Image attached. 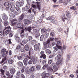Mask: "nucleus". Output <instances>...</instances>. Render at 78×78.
I'll return each instance as SVG.
<instances>
[{
  "label": "nucleus",
  "instance_id": "1",
  "mask_svg": "<svg viewBox=\"0 0 78 78\" xmlns=\"http://www.w3.org/2000/svg\"><path fill=\"white\" fill-rule=\"evenodd\" d=\"M49 40L47 41L46 42H44L43 43V45L44 49L47 48V47H49L50 46V44L49 43Z\"/></svg>",
  "mask_w": 78,
  "mask_h": 78
},
{
  "label": "nucleus",
  "instance_id": "2",
  "mask_svg": "<svg viewBox=\"0 0 78 78\" xmlns=\"http://www.w3.org/2000/svg\"><path fill=\"white\" fill-rule=\"evenodd\" d=\"M4 30H7L5 32V34L6 35H7V34H8L9 32L11 31V27H5Z\"/></svg>",
  "mask_w": 78,
  "mask_h": 78
},
{
  "label": "nucleus",
  "instance_id": "3",
  "mask_svg": "<svg viewBox=\"0 0 78 78\" xmlns=\"http://www.w3.org/2000/svg\"><path fill=\"white\" fill-rule=\"evenodd\" d=\"M29 55L30 57L28 56V58H29V59H33L34 60H35V61H37V57L35 56H31L30 55V51H29Z\"/></svg>",
  "mask_w": 78,
  "mask_h": 78
},
{
  "label": "nucleus",
  "instance_id": "4",
  "mask_svg": "<svg viewBox=\"0 0 78 78\" xmlns=\"http://www.w3.org/2000/svg\"><path fill=\"white\" fill-rule=\"evenodd\" d=\"M41 75L44 76V78H48L50 76V74L48 73H46V72L44 71L42 73Z\"/></svg>",
  "mask_w": 78,
  "mask_h": 78
},
{
  "label": "nucleus",
  "instance_id": "5",
  "mask_svg": "<svg viewBox=\"0 0 78 78\" xmlns=\"http://www.w3.org/2000/svg\"><path fill=\"white\" fill-rule=\"evenodd\" d=\"M17 20L16 19H13L11 20V23L12 26H15L17 23Z\"/></svg>",
  "mask_w": 78,
  "mask_h": 78
},
{
  "label": "nucleus",
  "instance_id": "6",
  "mask_svg": "<svg viewBox=\"0 0 78 78\" xmlns=\"http://www.w3.org/2000/svg\"><path fill=\"white\" fill-rule=\"evenodd\" d=\"M27 30V28H25L24 29L21 30V33H20V35L21 37L23 38L24 37H25V34H24V32L25 31H26Z\"/></svg>",
  "mask_w": 78,
  "mask_h": 78
},
{
  "label": "nucleus",
  "instance_id": "7",
  "mask_svg": "<svg viewBox=\"0 0 78 78\" xmlns=\"http://www.w3.org/2000/svg\"><path fill=\"white\" fill-rule=\"evenodd\" d=\"M40 54H41V55L40 56L41 58H43V59H46V57L47 56L44 54V51H42L40 52Z\"/></svg>",
  "mask_w": 78,
  "mask_h": 78
},
{
  "label": "nucleus",
  "instance_id": "8",
  "mask_svg": "<svg viewBox=\"0 0 78 78\" xmlns=\"http://www.w3.org/2000/svg\"><path fill=\"white\" fill-rule=\"evenodd\" d=\"M40 43H38V44H36L34 45V50L37 51L39 50V46H40Z\"/></svg>",
  "mask_w": 78,
  "mask_h": 78
},
{
  "label": "nucleus",
  "instance_id": "9",
  "mask_svg": "<svg viewBox=\"0 0 78 78\" xmlns=\"http://www.w3.org/2000/svg\"><path fill=\"white\" fill-rule=\"evenodd\" d=\"M16 72V70L14 68H12L10 70V72L12 75H14Z\"/></svg>",
  "mask_w": 78,
  "mask_h": 78
},
{
  "label": "nucleus",
  "instance_id": "10",
  "mask_svg": "<svg viewBox=\"0 0 78 78\" xmlns=\"http://www.w3.org/2000/svg\"><path fill=\"white\" fill-rule=\"evenodd\" d=\"M29 56H27V57H26V58H25L23 60V62L26 66H27L28 65V57Z\"/></svg>",
  "mask_w": 78,
  "mask_h": 78
},
{
  "label": "nucleus",
  "instance_id": "11",
  "mask_svg": "<svg viewBox=\"0 0 78 78\" xmlns=\"http://www.w3.org/2000/svg\"><path fill=\"white\" fill-rule=\"evenodd\" d=\"M30 22H31V21H30V20H28L27 19H25L24 20V23L26 25H29V24L30 23Z\"/></svg>",
  "mask_w": 78,
  "mask_h": 78
},
{
  "label": "nucleus",
  "instance_id": "12",
  "mask_svg": "<svg viewBox=\"0 0 78 78\" xmlns=\"http://www.w3.org/2000/svg\"><path fill=\"white\" fill-rule=\"evenodd\" d=\"M29 70L30 73H33V72H34V71L35 70V67L32 66L29 69Z\"/></svg>",
  "mask_w": 78,
  "mask_h": 78
},
{
  "label": "nucleus",
  "instance_id": "13",
  "mask_svg": "<svg viewBox=\"0 0 78 78\" xmlns=\"http://www.w3.org/2000/svg\"><path fill=\"white\" fill-rule=\"evenodd\" d=\"M2 56L4 58H3L2 61L1 62V63H3L4 61L6 59V55L4 54L2 55Z\"/></svg>",
  "mask_w": 78,
  "mask_h": 78
},
{
  "label": "nucleus",
  "instance_id": "14",
  "mask_svg": "<svg viewBox=\"0 0 78 78\" xmlns=\"http://www.w3.org/2000/svg\"><path fill=\"white\" fill-rule=\"evenodd\" d=\"M24 49L26 51H28L30 50V46L28 44H26L24 46Z\"/></svg>",
  "mask_w": 78,
  "mask_h": 78
},
{
  "label": "nucleus",
  "instance_id": "15",
  "mask_svg": "<svg viewBox=\"0 0 78 78\" xmlns=\"http://www.w3.org/2000/svg\"><path fill=\"white\" fill-rule=\"evenodd\" d=\"M66 16H67V17H68V18H69V19H70V18H71V15H70V12L67 11L66 12Z\"/></svg>",
  "mask_w": 78,
  "mask_h": 78
},
{
  "label": "nucleus",
  "instance_id": "16",
  "mask_svg": "<svg viewBox=\"0 0 78 78\" xmlns=\"http://www.w3.org/2000/svg\"><path fill=\"white\" fill-rule=\"evenodd\" d=\"M25 16V14L24 13H23L20 16H19L18 20H23L24 16Z\"/></svg>",
  "mask_w": 78,
  "mask_h": 78
},
{
  "label": "nucleus",
  "instance_id": "17",
  "mask_svg": "<svg viewBox=\"0 0 78 78\" xmlns=\"http://www.w3.org/2000/svg\"><path fill=\"white\" fill-rule=\"evenodd\" d=\"M55 17L53 16H49L48 18H46L47 20H54Z\"/></svg>",
  "mask_w": 78,
  "mask_h": 78
},
{
  "label": "nucleus",
  "instance_id": "18",
  "mask_svg": "<svg viewBox=\"0 0 78 78\" xmlns=\"http://www.w3.org/2000/svg\"><path fill=\"white\" fill-rule=\"evenodd\" d=\"M2 19L5 21H6L8 20V16L5 14H4V16L2 17Z\"/></svg>",
  "mask_w": 78,
  "mask_h": 78
},
{
  "label": "nucleus",
  "instance_id": "19",
  "mask_svg": "<svg viewBox=\"0 0 78 78\" xmlns=\"http://www.w3.org/2000/svg\"><path fill=\"white\" fill-rule=\"evenodd\" d=\"M16 9V7L14 5H12L11 7L10 8V11H12V12H14L15 11V9Z\"/></svg>",
  "mask_w": 78,
  "mask_h": 78
},
{
  "label": "nucleus",
  "instance_id": "20",
  "mask_svg": "<svg viewBox=\"0 0 78 78\" xmlns=\"http://www.w3.org/2000/svg\"><path fill=\"white\" fill-rule=\"evenodd\" d=\"M0 71L1 72V74L2 75V76L4 78H5L6 77L4 75V72H5V70H3L2 68L0 69Z\"/></svg>",
  "mask_w": 78,
  "mask_h": 78
},
{
  "label": "nucleus",
  "instance_id": "21",
  "mask_svg": "<svg viewBox=\"0 0 78 78\" xmlns=\"http://www.w3.org/2000/svg\"><path fill=\"white\" fill-rule=\"evenodd\" d=\"M17 65L18 66H19V67H22V66H23V63H22V62H17Z\"/></svg>",
  "mask_w": 78,
  "mask_h": 78
},
{
  "label": "nucleus",
  "instance_id": "22",
  "mask_svg": "<svg viewBox=\"0 0 78 78\" xmlns=\"http://www.w3.org/2000/svg\"><path fill=\"white\" fill-rule=\"evenodd\" d=\"M31 43L33 45H34V44H36L37 43V41L35 40H34L31 41Z\"/></svg>",
  "mask_w": 78,
  "mask_h": 78
},
{
  "label": "nucleus",
  "instance_id": "23",
  "mask_svg": "<svg viewBox=\"0 0 78 78\" xmlns=\"http://www.w3.org/2000/svg\"><path fill=\"white\" fill-rule=\"evenodd\" d=\"M18 35V34H16L15 35V38H16V41H19L20 40V37H17V36Z\"/></svg>",
  "mask_w": 78,
  "mask_h": 78
},
{
  "label": "nucleus",
  "instance_id": "24",
  "mask_svg": "<svg viewBox=\"0 0 78 78\" xmlns=\"http://www.w3.org/2000/svg\"><path fill=\"white\" fill-rule=\"evenodd\" d=\"M67 57L66 59V62L69 61L70 60V58H71V55H67Z\"/></svg>",
  "mask_w": 78,
  "mask_h": 78
},
{
  "label": "nucleus",
  "instance_id": "25",
  "mask_svg": "<svg viewBox=\"0 0 78 78\" xmlns=\"http://www.w3.org/2000/svg\"><path fill=\"white\" fill-rule=\"evenodd\" d=\"M33 39L32 36H30L27 38V40L28 41H30Z\"/></svg>",
  "mask_w": 78,
  "mask_h": 78
},
{
  "label": "nucleus",
  "instance_id": "26",
  "mask_svg": "<svg viewBox=\"0 0 78 78\" xmlns=\"http://www.w3.org/2000/svg\"><path fill=\"white\" fill-rule=\"evenodd\" d=\"M14 62V61L13 60H12L11 58H10L9 59L8 61V63L10 64H12Z\"/></svg>",
  "mask_w": 78,
  "mask_h": 78
},
{
  "label": "nucleus",
  "instance_id": "27",
  "mask_svg": "<svg viewBox=\"0 0 78 78\" xmlns=\"http://www.w3.org/2000/svg\"><path fill=\"white\" fill-rule=\"evenodd\" d=\"M39 36H40V34H39V32H37L36 33V34L35 35V37L36 38H38L39 37Z\"/></svg>",
  "mask_w": 78,
  "mask_h": 78
},
{
  "label": "nucleus",
  "instance_id": "28",
  "mask_svg": "<svg viewBox=\"0 0 78 78\" xmlns=\"http://www.w3.org/2000/svg\"><path fill=\"white\" fill-rule=\"evenodd\" d=\"M9 2H5L4 4L5 6H9Z\"/></svg>",
  "mask_w": 78,
  "mask_h": 78
},
{
  "label": "nucleus",
  "instance_id": "29",
  "mask_svg": "<svg viewBox=\"0 0 78 78\" xmlns=\"http://www.w3.org/2000/svg\"><path fill=\"white\" fill-rule=\"evenodd\" d=\"M8 24H9V23L8 21H5L4 22V25L5 26H8Z\"/></svg>",
  "mask_w": 78,
  "mask_h": 78
},
{
  "label": "nucleus",
  "instance_id": "30",
  "mask_svg": "<svg viewBox=\"0 0 78 78\" xmlns=\"http://www.w3.org/2000/svg\"><path fill=\"white\" fill-rule=\"evenodd\" d=\"M55 58L57 59V60H59V59H60L61 58V56L60 55H58Z\"/></svg>",
  "mask_w": 78,
  "mask_h": 78
},
{
  "label": "nucleus",
  "instance_id": "31",
  "mask_svg": "<svg viewBox=\"0 0 78 78\" xmlns=\"http://www.w3.org/2000/svg\"><path fill=\"white\" fill-rule=\"evenodd\" d=\"M22 26V24L20 23H18L17 24L16 27L18 28H20Z\"/></svg>",
  "mask_w": 78,
  "mask_h": 78
},
{
  "label": "nucleus",
  "instance_id": "32",
  "mask_svg": "<svg viewBox=\"0 0 78 78\" xmlns=\"http://www.w3.org/2000/svg\"><path fill=\"white\" fill-rule=\"evenodd\" d=\"M62 62V60H58L56 62V64L58 65H60V64Z\"/></svg>",
  "mask_w": 78,
  "mask_h": 78
},
{
  "label": "nucleus",
  "instance_id": "33",
  "mask_svg": "<svg viewBox=\"0 0 78 78\" xmlns=\"http://www.w3.org/2000/svg\"><path fill=\"white\" fill-rule=\"evenodd\" d=\"M44 35H42L40 37V40L41 41H42L44 39Z\"/></svg>",
  "mask_w": 78,
  "mask_h": 78
},
{
  "label": "nucleus",
  "instance_id": "34",
  "mask_svg": "<svg viewBox=\"0 0 78 78\" xmlns=\"http://www.w3.org/2000/svg\"><path fill=\"white\" fill-rule=\"evenodd\" d=\"M41 31V33H47V30L45 29H42Z\"/></svg>",
  "mask_w": 78,
  "mask_h": 78
},
{
  "label": "nucleus",
  "instance_id": "35",
  "mask_svg": "<svg viewBox=\"0 0 78 78\" xmlns=\"http://www.w3.org/2000/svg\"><path fill=\"white\" fill-rule=\"evenodd\" d=\"M6 51V49L5 48H4L1 51V53H5Z\"/></svg>",
  "mask_w": 78,
  "mask_h": 78
},
{
  "label": "nucleus",
  "instance_id": "36",
  "mask_svg": "<svg viewBox=\"0 0 78 78\" xmlns=\"http://www.w3.org/2000/svg\"><path fill=\"white\" fill-rule=\"evenodd\" d=\"M53 69L55 70V72H56L58 70V66H56V65L53 67Z\"/></svg>",
  "mask_w": 78,
  "mask_h": 78
},
{
  "label": "nucleus",
  "instance_id": "37",
  "mask_svg": "<svg viewBox=\"0 0 78 78\" xmlns=\"http://www.w3.org/2000/svg\"><path fill=\"white\" fill-rule=\"evenodd\" d=\"M46 53L50 54L51 53V51L49 49H47L46 50Z\"/></svg>",
  "mask_w": 78,
  "mask_h": 78
},
{
  "label": "nucleus",
  "instance_id": "38",
  "mask_svg": "<svg viewBox=\"0 0 78 78\" xmlns=\"http://www.w3.org/2000/svg\"><path fill=\"white\" fill-rule=\"evenodd\" d=\"M70 9H73V10H74L76 11V7H75L74 6H72L70 8Z\"/></svg>",
  "mask_w": 78,
  "mask_h": 78
},
{
  "label": "nucleus",
  "instance_id": "39",
  "mask_svg": "<svg viewBox=\"0 0 78 78\" xmlns=\"http://www.w3.org/2000/svg\"><path fill=\"white\" fill-rule=\"evenodd\" d=\"M22 43H23V44H27V42H28V41L27 40H25L24 39L23 40V41H22Z\"/></svg>",
  "mask_w": 78,
  "mask_h": 78
},
{
  "label": "nucleus",
  "instance_id": "40",
  "mask_svg": "<svg viewBox=\"0 0 78 78\" xmlns=\"http://www.w3.org/2000/svg\"><path fill=\"white\" fill-rule=\"evenodd\" d=\"M16 6H21L20 2H18L16 3Z\"/></svg>",
  "mask_w": 78,
  "mask_h": 78
},
{
  "label": "nucleus",
  "instance_id": "41",
  "mask_svg": "<svg viewBox=\"0 0 78 78\" xmlns=\"http://www.w3.org/2000/svg\"><path fill=\"white\" fill-rule=\"evenodd\" d=\"M37 8L39 11H41V6L39 5V4H37Z\"/></svg>",
  "mask_w": 78,
  "mask_h": 78
},
{
  "label": "nucleus",
  "instance_id": "42",
  "mask_svg": "<svg viewBox=\"0 0 78 78\" xmlns=\"http://www.w3.org/2000/svg\"><path fill=\"white\" fill-rule=\"evenodd\" d=\"M30 3L27 4L26 6V7L27 9H29L30 8Z\"/></svg>",
  "mask_w": 78,
  "mask_h": 78
},
{
  "label": "nucleus",
  "instance_id": "43",
  "mask_svg": "<svg viewBox=\"0 0 78 78\" xmlns=\"http://www.w3.org/2000/svg\"><path fill=\"white\" fill-rule=\"evenodd\" d=\"M36 67L37 70H40L41 67V66L39 65H37L36 66Z\"/></svg>",
  "mask_w": 78,
  "mask_h": 78
},
{
  "label": "nucleus",
  "instance_id": "44",
  "mask_svg": "<svg viewBox=\"0 0 78 78\" xmlns=\"http://www.w3.org/2000/svg\"><path fill=\"white\" fill-rule=\"evenodd\" d=\"M20 75V71H18L16 73V76H19Z\"/></svg>",
  "mask_w": 78,
  "mask_h": 78
},
{
  "label": "nucleus",
  "instance_id": "45",
  "mask_svg": "<svg viewBox=\"0 0 78 78\" xmlns=\"http://www.w3.org/2000/svg\"><path fill=\"white\" fill-rule=\"evenodd\" d=\"M33 59H30V61H29L28 62V64L29 65L31 64L32 63H33Z\"/></svg>",
  "mask_w": 78,
  "mask_h": 78
},
{
  "label": "nucleus",
  "instance_id": "46",
  "mask_svg": "<svg viewBox=\"0 0 78 78\" xmlns=\"http://www.w3.org/2000/svg\"><path fill=\"white\" fill-rule=\"evenodd\" d=\"M9 6H12V5H14V4L12 2H9Z\"/></svg>",
  "mask_w": 78,
  "mask_h": 78
},
{
  "label": "nucleus",
  "instance_id": "47",
  "mask_svg": "<svg viewBox=\"0 0 78 78\" xmlns=\"http://www.w3.org/2000/svg\"><path fill=\"white\" fill-rule=\"evenodd\" d=\"M0 35L1 36H2L3 35V36L5 35V32L3 31H0Z\"/></svg>",
  "mask_w": 78,
  "mask_h": 78
},
{
  "label": "nucleus",
  "instance_id": "48",
  "mask_svg": "<svg viewBox=\"0 0 78 78\" xmlns=\"http://www.w3.org/2000/svg\"><path fill=\"white\" fill-rule=\"evenodd\" d=\"M20 51L21 52H25V51L24 49V48H20Z\"/></svg>",
  "mask_w": 78,
  "mask_h": 78
},
{
  "label": "nucleus",
  "instance_id": "49",
  "mask_svg": "<svg viewBox=\"0 0 78 78\" xmlns=\"http://www.w3.org/2000/svg\"><path fill=\"white\" fill-rule=\"evenodd\" d=\"M68 3V2H67V1L66 0H64V1L63 4L64 5H67Z\"/></svg>",
  "mask_w": 78,
  "mask_h": 78
},
{
  "label": "nucleus",
  "instance_id": "50",
  "mask_svg": "<svg viewBox=\"0 0 78 78\" xmlns=\"http://www.w3.org/2000/svg\"><path fill=\"white\" fill-rule=\"evenodd\" d=\"M48 67V65H45L43 67L42 69H45L46 68Z\"/></svg>",
  "mask_w": 78,
  "mask_h": 78
},
{
  "label": "nucleus",
  "instance_id": "51",
  "mask_svg": "<svg viewBox=\"0 0 78 78\" xmlns=\"http://www.w3.org/2000/svg\"><path fill=\"white\" fill-rule=\"evenodd\" d=\"M57 44L58 45H60L61 44V42L60 41H58L57 42Z\"/></svg>",
  "mask_w": 78,
  "mask_h": 78
},
{
  "label": "nucleus",
  "instance_id": "52",
  "mask_svg": "<svg viewBox=\"0 0 78 78\" xmlns=\"http://www.w3.org/2000/svg\"><path fill=\"white\" fill-rule=\"evenodd\" d=\"M54 39V38H53V37H50V39H48L47 41H49V43H50V41H53Z\"/></svg>",
  "mask_w": 78,
  "mask_h": 78
},
{
  "label": "nucleus",
  "instance_id": "53",
  "mask_svg": "<svg viewBox=\"0 0 78 78\" xmlns=\"http://www.w3.org/2000/svg\"><path fill=\"white\" fill-rule=\"evenodd\" d=\"M9 16L11 17H12L13 18H14V17H15V15H14L12 14V13H10Z\"/></svg>",
  "mask_w": 78,
  "mask_h": 78
},
{
  "label": "nucleus",
  "instance_id": "54",
  "mask_svg": "<svg viewBox=\"0 0 78 78\" xmlns=\"http://www.w3.org/2000/svg\"><path fill=\"white\" fill-rule=\"evenodd\" d=\"M8 76V78H12L13 77V75H11V74H10L8 75V76Z\"/></svg>",
  "mask_w": 78,
  "mask_h": 78
},
{
  "label": "nucleus",
  "instance_id": "55",
  "mask_svg": "<svg viewBox=\"0 0 78 78\" xmlns=\"http://www.w3.org/2000/svg\"><path fill=\"white\" fill-rule=\"evenodd\" d=\"M31 27H28L27 28V31L29 32H30V31H31Z\"/></svg>",
  "mask_w": 78,
  "mask_h": 78
},
{
  "label": "nucleus",
  "instance_id": "56",
  "mask_svg": "<svg viewBox=\"0 0 78 78\" xmlns=\"http://www.w3.org/2000/svg\"><path fill=\"white\" fill-rule=\"evenodd\" d=\"M58 6H59V5H53L52 6L53 8H58Z\"/></svg>",
  "mask_w": 78,
  "mask_h": 78
},
{
  "label": "nucleus",
  "instance_id": "57",
  "mask_svg": "<svg viewBox=\"0 0 78 78\" xmlns=\"http://www.w3.org/2000/svg\"><path fill=\"white\" fill-rule=\"evenodd\" d=\"M56 46H57V47L58 48V49H59L60 50L62 49V47L61 46H58V45H56Z\"/></svg>",
  "mask_w": 78,
  "mask_h": 78
},
{
  "label": "nucleus",
  "instance_id": "58",
  "mask_svg": "<svg viewBox=\"0 0 78 78\" xmlns=\"http://www.w3.org/2000/svg\"><path fill=\"white\" fill-rule=\"evenodd\" d=\"M3 69L4 70H6V69H8V66H5L3 67Z\"/></svg>",
  "mask_w": 78,
  "mask_h": 78
},
{
  "label": "nucleus",
  "instance_id": "59",
  "mask_svg": "<svg viewBox=\"0 0 78 78\" xmlns=\"http://www.w3.org/2000/svg\"><path fill=\"white\" fill-rule=\"evenodd\" d=\"M20 5H21V6H22L23 5V1H21L20 2Z\"/></svg>",
  "mask_w": 78,
  "mask_h": 78
},
{
  "label": "nucleus",
  "instance_id": "60",
  "mask_svg": "<svg viewBox=\"0 0 78 78\" xmlns=\"http://www.w3.org/2000/svg\"><path fill=\"white\" fill-rule=\"evenodd\" d=\"M52 62V60H49L48 61V64H51V62Z\"/></svg>",
  "mask_w": 78,
  "mask_h": 78
},
{
  "label": "nucleus",
  "instance_id": "61",
  "mask_svg": "<svg viewBox=\"0 0 78 78\" xmlns=\"http://www.w3.org/2000/svg\"><path fill=\"white\" fill-rule=\"evenodd\" d=\"M50 35L51 36H52V37H53V36H55V35H54V32H52L51 33H50Z\"/></svg>",
  "mask_w": 78,
  "mask_h": 78
},
{
  "label": "nucleus",
  "instance_id": "62",
  "mask_svg": "<svg viewBox=\"0 0 78 78\" xmlns=\"http://www.w3.org/2000/svg\"><path fill=\"white\" fill-rule=\"evenodd\" d=\"M20 9V8L18 6L16 7V11H19Z\"/></svg>",
  "mask_w": 78,
  "mask_h": 78
},
{
  "label": "nucleus",
  "instance_id": "63",
  "mask_svg": "<svg viewBox=\"0 0 78 78\" xmlns=\"http://www.w3.org/2000/svg\"><path fill=\"white\" fill-rule=\"evenodd\" d=\"M21 47V46H20V45H18L17 46L16 49H17V50H19Z\"/></svg>",
  "mask_w": 78,
  "mask_h": 78
},
{
  "label": "nucleus",
  "instance_id": "64",
  "mask_svg": "<svg viewBox=\"0 0 78 78\" xmlns=\"http://www.w3.org/2000/svg\"><path fill=\"white\" fill-rule=\"evenodd\" d=\"M25 72L26 73H29V71L28 69H26Z\"/></svg>",
  "mask_w": 78,
  "mask_h": 78
}]
</instances>
